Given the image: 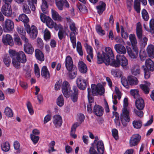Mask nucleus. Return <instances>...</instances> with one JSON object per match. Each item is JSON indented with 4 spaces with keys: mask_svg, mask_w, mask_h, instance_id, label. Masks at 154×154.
I'll list each match as a JSON object with an SVG mask.
<instances>
[{
    "mask_svg": "<svg viewBox=\"0 0 154 154\" xmlns=\"http://www.w3.org/2000/svg\"><path fill=\"white\" fill-rule=\"evenodd\" d=\"M114 56L111 49L109 47L105 48V52H98L97 54V63L100 64L104 63L106 65L110 66L115 67L120 66V62L119 55L115 59Z\"/></svg>",
    "mask_w": 154,
    "mask_h": 154,
    "instance_id": "1",
    "label": "nucleus"
},
{
    "mask_svg": "<svg viewBox=\"0 0 154 154\" xmlns=\"http://www.w3.org/2000/svg\"><path fill=\"white\" fill-rule=\"evenodd\" d=\"M61 88L62 92L65 97L69 98L70 97L71 100L74 103L77 101L79 92L76 86H73L72 90H71L68 82L65 81L63 82Z\"/></svg>",
    "mask_w": 154,
    "mask_h": 154,
    "instance_id": "2",
    "label": "nucleus"
},
{
    "mask_svg": "<svg viewBox=\"0 0 154 154\" xmlns=\"http://www.w3.org/2000/svg\"><path fill=\"white\" fill-rule=\"evenodd\" d=\"M91 89L90 88H87L88 98L90 102H94V96L102 95L104 93V88L102 85H97L94 84L91 85Z\"/></svg>",
    "mask_w": 154,
    "mask_h": 154,
    "instance_id": "3",
    "label": "nucleus"
},
{
    "mask_svg": "<svg viewBox=\"0 0 154 154\" xmlns=\"http://www.w3.org/2000/svg\"><path fill=\"white\" fill-rule=\"evenodd\" d=\"M27 61L26 56L25 53L22 51L18 52L16 60H14L13 66L17 69L20 67V63H24Z\"/></svg>",
    "mask_w": 154,
    "mask_h": 154,
    "instance_id": "4",
    "label": "nucleus"
},
{
    "mask_svg": "<svg viewBox=\"0 0 154 154\" xmlns=\"http://www.w3.org/2000/svg\"><path fill=\"white\" fill-rule=\"evenodd\" d=\"M136 34L137 37L138 39L140 40V42L142 46H145L146 45L148 41L147 38L145 36L143 37V30L141 25L140 22H138L137 24L136 28Z\"/></svg>",
    "mask_w": 154,
    "mask_h": 154,
    "instance_id": "5",
    "label": "nucleus"
},
{
    "mask_svg": "<svg viewBox=\"0 0 154 154\" xmlns=\"http://www.w3.org/2000/svg\"><path fill=\"white\" fill-rule=\"evenodd\" d=\"M97 149L98 153L94 149V146L91 147L89 150V154H103L104 152V146L102 140L99 141L96 144Z\"/></svg>",
    "mask_w": 154,
    "mask_h": 154,
    "instance_id": "6",
    "label": "nucleus"
},
{
    "mask_svg": "<svg viewBox=\"0 0 154 154\" xmlns=\"http://www.w3.org/2000/svg\"><path fill=\"white\" fill-rule=\"evenodd\" d=\"M85 116L82 114H81L79 117L80 123L76 122L74 123L72 126L70 132V135L73 138L75 139L77 138V136L75 134L76 130L77 127L80 125L81 123L84 121L85 119Z\"/></svg>",
    "mask_w": 154,
    "mask_h": 154,
    "instance_id": "7",
    "label": "nucleus"
},
{
    "mask_svg": "<svg viewBox=\"0 0 154 154\" xmlns=\"http://www.w3.org/2000/svg\"><path fill=\"white\" fill-rule=\"evenodd\" d=\"M141 138V136L139 134H133L129 140L130 146L132 147L137 145L140 142Z\"/></svg>",
    "mask_w": 154,
    "mask_h": 154,
    "instance_id": "8",
    "label": "nucleus"
},
{
    "mask_svg": "<svg viewBox=\"0 0 154 154\" xmlns=\"http://www.w3.org/2000/svg\"><path fill=\"white\" fill-rule=\"evenodd\" d=\"M41 20L44 23L45 22L47 26L51 29L54 27V22L49 16H47L43 13L40 15Z\"/></svg>",
    "mask_w": 154,
    "mask_h": 154,
    "instance_id": "9",
    "label": "nucleus"
},
{
    "mask_svg": "<svg viewBox=\"0 0 154 154\" xmlns=\"http://www.w3.org/2000/svg\"><path fill=\"white\" fill-rule=\"evenodd\" d=\"M27 33L29 34L31 38L34 39L36 38L38 34L37 28L34 25L30 27L29 25L25 27Z\"/></svg>",
    "mask_w": 154,
    "mask_h": 154,
    "instance_id": "10",
    "label": "nucleus"
},
{
    "mask_svg": "<svg viewBox=\"0 0 154 154\" xmlns=\"http://www.w3.org/2000/svg\"><path fill=\"white\" fill-rule=\"evenodd\" d=\"M10 4L9 3H5L2 7V12L5 16L9 17L12 14V10Z\"/></svg>",
    "mask_w": 154,
    "mask_h": 154,
    "instance_id": "11",
    "label": "nucleus"
},
{
    "mask_svg": "<svg viewBox=\"0 0 154 154\" xmlns=\"http://www.w3.org/2000/svg\"><path fill=\"white\" fill-rule=\"evenodd\" d=\"M127 52L129 57L131 59H136L137 57L139 50L137 46L127 48Z\"/></svg>",
    "mask_w": 154,
    "mask_h": 154,
    "instance_id": "12",
    "label": "nucleus"
},
{
    "mask_svg": "<svg viewBox=\"0 0 154 154\" xmlns=\"http://www.w3.org/2000/svg\"><path fill=\"white\" fill-rule=\"evenodd\" d=\"M76 82L77 87L79 89L81 90H84L86 88V81L82 76H79L78 77Z\"/></svg>",
    "mask_w": 154,
    "mask_h": 154,
    "instance_id": "13",
    "label": "nucleus"
},
{
    "mask_svg": "<svg viewBox=\"0 0 154 154\" xmlns=\"http://www.w3.org/2000/svg\"><path fill=\"white\" fill-rule=\"evenodd\" d=\"M14 27L13 22L9 19H6L3 25L4 30L7 32H10L13 30Z\"/></svg>",
    "mask_w": 154,
    "mask_h": 154,
    "instance_id": "14",
    "label": "nucleus"
},
{
    "mask_svg": "<svg viewBox=\"0 0 154 154\" xmlns=\"http://www.w3.org/2000/svg\"><path fill=\"white\" fill-rule=\"evenodd\" d=\"M120 119L121 121L124 120L127 122H128L130 121L129 112L127 108H125L122 109V113L121 114Z\"/></svg>",
    "mask_w": 154,
    "mask_h": 154,
    "instance_id": "15",
    "label": "nucleus"
},
{
    "mask_svg": "<svg viewBox=\"0 0 154 154\" xmlns=\"http://www.w3.org/2000/svg\"><path fill=\"white\" fill-rule=\"evenodd\" d=\"M65 66L67 70H70L76 67L73 65L72 59L69 55L66 57L65 61Z\"/></svg>",
    "mask_w": 154,
    "mask_h": 154,
    "instance_id": "16",
    "label": "nucleus"
},
{
    "mask_svg": "<svg viewBox=\"0 0 154 154\" xmlns=\"http://www.w3.org/2000/svg\"><path fill=\"white\" fill-rule=\"evenodd\" d=\"M104 112V110L102 106L97 104L94 105L93 112L95 115L97 116L101 117L103 115Z\"/></svg>",
    "mask_w": 154,
    "mask_h": 154,
    "instance_id": "17",
    "label": "nucleus"
},
{
    "mask_svg": "<svg viewBox=\"0 0 154 154\" xmlns=\"http://www.w3.org/2000/svg\"><path fill=\"white\" fill-rule=\"evenodd\" d=\"M53 122L56 128L60 127L62 123V119L61 116L58 115L54 116L53 118Z\"/></svg>",
    "mask_w": 154,
    "mask_h": 154,
    "instance_id": "18",
    "label": "nucleus"
},
{
    "mask_svg": "<svg viewBox=\"0 0 154 154\" xmlns=\"http://www.w3.org/2000/svg\"><path fill=\"white\" fill-rule=\"evenodd\" d=\"M85 47L87 52L88 54V55L87 56V60L89 62H91V58L93 59V49L92 47L88 45L87 43H85Z\"/></svg>",
    "mask_w": 154,
    "mask_h": 154,
    "instance_id": "19",
    "label": "nucleus"
},
{
    "mask_svg": "<svg viewBox=\"0 0 154 154\" xmlns=\"http://www.w3.org/2000/svg\"><path fill=\"white\" fill-rule=\"evenodd\" d=\"M145 66H143L142 68H146L150 71L154 70V62L150 59H146L145 62Z\"/></svg>",
    "mask_w": 154,
    "mask_h": 154,
    "instance_id": "20",
    "label": "nucleus"
},
{
    "mask_svg": "<svg viewBox=\"0 0 154 154\" xmlns=\"http://www.w3.org/2000/svg\"><path fill=\"white\" fill-rule=\"evenodd\" d=\"M42 3L41 5V8L42 12L45 13H46L48 9V6L47 3L52 4L54 2V0H42Z\"/></svg>",
    "mask_w": 154,
    "mask_h": 154,
    "instance_id": "21",
    "label": "nucleus"
},
{
    "mask_svg": "<svg viewBox=\"0 0 154 154\" xmlns=\"http://www.w3.org/2000/svg\"><path fill=\"white\" fill-rule=\"evenodd\" d=\"M2 41L4 44L6 45H13V41L12 37L9 34L3 35Z\"/></svg>",
    "mask_w": 154,
    "mask_h": 154,
    "instance_id": "22",
    "label": "nucleus"
},
{
    "mask_svg": "<svg viewBox=\"0 0 154 154\" xmlns=\"http://www.w3.org/2000/svg\"><path fill=\"white\" fill-rule=\"evenodd\" d=\"M78 69L79 72L82 73H85L87 71L88 69L86 65L82 61H80L78 63Z\"/></svg>",
    "mask_w": 154,
    "mask_h": 154,
    "instance_id": "23",
    "label": "nucleus"
},
{
    "mask_svg": "<svg viewBox=\"0 0 154 154\" xmlns=\"http://www.w3.org/2000/svg\"><path fill=\"white\" fill-rule=\"evenodd\" d=\"M114 48L116 52L119 54H125L126 50L125 47L122 44H117L115 45Z\"/></svg>",
    "mask_w": 154,
    "mask_h": 154,
    "instance_id": "24",
    "label": "nucleus"
},
{
    "mask_svg": "<svg viewBox=\"0 0 154 154\" xmlns=\"http://www.w3.org/2000/svg\"><path fill=\"white\" fill-rule=\"evenodd\" d=\"M136 106L139 110H143L145 106V104L143 99L141 98H138L135 102Z\"/></svg>",
    "mask_w": 154,
    "mask_h": 154,
    "instance_id": "25",
    "label": "nucleus"
},
{
    "mask_svg": "<svg viewBox=\"0 0 154 154\" xmlns=\"http://www.w3.org/2000/svg\"><path fill=\"white\" fill-rule=\"evenodd\" d=\"M23 48L25 52L28 54H32L34 52L33 48L30 43L24 44Z\"/></svg>",
    "mask_w": 154,
    "mask_h": 154,
    "instance_id": "26",
    "label": "nucleus"
},
{
    "mask_svg": "<svg viewBox=\"0 0 154 154\" xmlns=\"http://www.w3.org/2000/svg\"><path fill=\"white\" fill-rule=\"evenodd\" d=\"M41 75L45 79H47L50 78V73L46 66H44L42 67L41 70Z\"/></svg>",
    "mask_w": 154,
    "mask_h": 154,
    "instance_id": "27",
    "label": "nucleus"
},
{
    "mask_svg": "<svg viewBox=\"0 0 154 154\" xmlns=\"http://www.w3.org/2000/svg\"><path fill=\"white\" fill-rule=\"evenodd\" d=\"M18 19L19 20L23 22L24 23L25 27L29 25L28 23L29 19L25 14H22L20 15Z\"/></svg>",
    "mask_w": 154,
    "mask_h": 154,
    "instance_id": "28",
    "label": "nucleus"
},
{
    "mask_svg": "<svg viewBox=\"0 0 154 154\" xmlns=\"http://www.w3.org/2000/svg\"><path fill=\"white\" fill-rule=\"evenodd\" d=\"M119 61L120 63V66H121L122 67H126L128 65V60L124 55H119Z\"/></svg>",
    "mask_w": 154,
    "mask_h": 154,
    "instance_id": "29",
    "label": "nucleus"
},
{
    "mask_svg": "<svg viewBox=\"0 0 154 154\" xmlns=\"http://www.w3.org/2000/svg\"><path fill=\"white\" fill-rule=\"evenodd\" d=\"M106 5L103 2H101L100 4L96 6V8L97 10V13L100 15H101L106 8Z\"/></svg>",
    "mask_w": 154,
    "mask_h": 154,
    "instance_id": "30",
    "label": "nucleus"
},
{
    "mask_svg": "<svg viewBox=\"0 0 154 154\" xmlns=\"http://www.w3.org/2000/svg\"><path fill=\"white\" fill-rule=\"evenodd\" d=\"M35 56L36 59L41 62L44 61L45 58L44 54L39 49H36L35 50Z\"/></svg>",
    "mask_w": 154,
    "mask_h": 154,
    "instance_id": "31",
    "label": "nucleus"
},
{
    "mask_svg": "<svg viewBox=\"0 0 154 154\" xmlns=\"http://www.w3.org/2000/svg\"><path fill=\"white\" fill-rule=\"evenodd\" d=\"M147 51L149 57L151 58H154V46L151 45L148 46Z\"/></svg>",
    "mask_w": 154,
    "mask_h": 154,
    "instance_id": "32",
    "label": "nucleus"
},
{
    "mask_svg": "<svg viewBox=\"0 0 154 154\" xmlns=\"http://www.w3.org/2000/svg\"><path fill=\"white\" fill-rule=\"evenodd\" d=\"M51 14L52 18L54 20L61 21L62 20V18L59 14L55 10L53 9H51Z\"/></svg>",
    "mask_w": 154,
    "mask_h": 154,
    "instance_id": "33",
    "label": "nucleus"
},
{
    "mask_svg": "<svg viewBox=\"0 0 154 154\" xmlns=\"http://www.w3.org/2000/svg\"><path fill=\"white\" fill-rule=\"evenodd\" d=\"M68 71L69 76L70 79H73L76 77L77 74V69L76 67H73L70 70Z\"/></svg>",
    "mask_w": 154,
    "mask_h": 154,
    "instance_id": "34",
    "label": "nucleus"
},
{
    "mask_svg": "<svg viewBox=\"0 0 154 154\" xmlns=\"http://www.w3.org/2000/svg\"><path fill=\"white\" fill-rule=\"evenodd\" d=\"M128 81L131 85H137L138 83L137 78L132 75L129 76L128 77Z\"/></svg>",
    "mask_w": 154,
    "mask_h": 154,
    "instance_id": "35",
    "label": "nucleus"
},
{
    "mask_svg": "<svg viewBox=\"0 0 154 154\" xmlns=\"http://www.w3.org/2000/svg\"><path fill=\"white\" fill-rule=\"evenodd\" d=\"M132 74L135 76H137L140 74V67L139 65H135L131 69Z\"/></svg>",
    "mask_w": 154,
    "mask_h": 154,
    "instance_id": "36",
    "label": "nucleus"
},
{
    "mask_svg": "<svg viewBox=\"0 0 154 154\" xmlns=\"http://www.w3.org/2000/svg\"><path fill=\"white\" fill-rule=\"evenodd\" d=\"M140 2L138 0H134V8L137 13H139L140 11Z\"/></svg>",
    "mask_w": 154,
    "mask_h": 154,
    "instance_id": "37",
    "label": "nucleus"
},
{
    "mask_svg": "<svg viewBox=\"0 0 154 154\" xmlns=\"http://www.w3.org/2000/svg\"><path fill=\"white\" fill-rule=\"evenodd\" d=\"M9 55L10 57L12 58V63L14 66L13 61L14 60H16V58L17 56L18 52H17L16 51L11 49H10L9 50Z\"/></svg>",
    "mask_w": 154,
    "mask_h": 154,
    "instance_id": "38",
    "label": "nucleus"
},
{
    "mask_svg": "<svg viewBox=\"0 0 154 154\" xmlns=\"http://www.w3.org/2000/svg\"><path fill=\"white\" fill-rule=\"evenodd\" d=\"M129 38L131 42L132 46H137L136 45L137 43V42L135 35L134 34H130L129 36Z\"/></svg>",
    "mask_w": 154,
    "mask_h": 154,
    "instance_id": "39",
    "label": "nucleus"
},
{
    "mask_svg": "<svg viewBox=\"0 0 154 154\" xmlns=\"http://www.w3.org/2000/svg\"><path fill=\"white\" fill-rule=\"evenodd\" d=\"M3 62L7 67H9L11 63V58L9 55L6 54L5 55L3 58Z\"/></svg>",
    "mask_w": 154,
    "mask_h": 154,
    "instance_id": "40",
    "label": "nucleus"
},
{
    "mask_svg": "<svg viewBox=\"0 0 154 154\" xmlns=\"http://www.w3.org/2000/svg\"><path fill=\"white\" fill-rule=\"evenodd\" d=\"M96 30L98 34L100 35L103 36L105 34V31L102 29V27L100 25H98L96 26Z\"/></svg>",
    "mask_w": 154,
    "mask_h": 154,
    "instance_id": "41",
    "label": "nucleus"
},
{
    "mask_svg": "<svg viewBox=\"0 0 154 154\" xmlns=\"http://www.w3.org/2000/svg\"><path fill=\"white\" fill-rule=\"evenodd\" d=\"M57 105L60 107L62 106L64 103V99L62 94L59 95L57 99Z\"/></svg>",
    "mask_w": 154,
    "mask_h": 154,
    "instance_id": "42",
    "label": "nucleus"
},
{
    "mask_svg": "<svg viewBox=\"0 0 154 154\" xmlns=\"http://www.w3.org/2000/svg\"><path fill=\"white\" fill-rule=\"evenodd\" d=\"M76 6L80 11L83 13L87 12V8L84 5H82L79 3L77 4Z\"/></svg>",
    "mask_w": 154,
    "mask_h": 154,
    "instance_id": "43",
    "label": "nucleus"
},
{
    "mask_svg": "<svg viewBox=\"0 0 154 154\" xmlns=\"http://www.w3.org/2000/svg\"><path fill=\"white\" fill-rule=\"evenodd\" d=\"M133 125L134 128L140 129L141 127L142 123L140 120L134 121L133 122Z\"/></svg>",
    "mask_w": 154,
    "mask_h": 154,
    "instance_id": "44",
    "label": "nucleus"
},
{
    "mask_svg": "<svg viewBox=\"0 0 154 154\" xmlns=\"http://www.w3.org/2000/svg\"><path fill=\"white\" fill-rule=\"evenodd\" d=\"M76 50L80 56H82L83 55V52L81 44L80 42H77Z\"/></svg>",
    "mask_w": 154,
    "mask_h": 154,
    "instance_id": "45",
    "label": "nucleus"
},
{
    "mask_svg": "<svg viewBox=\"0 0 154 154\" xmlns=\"http://www.w3.org/2000/svg\"><path fill=\"white\" fill-rule=\"evenodd\" d=\"M4 112L5 115L8 117H11L13 116V114L12 110L8 107H7L5 108Z\"/></svg>",
    "mask_w": 154,
    "mask_h": 154,
    "instance_id": "46",
    "label": "nucleus"
},
{
    "mask_svg": "<svg viewBox=\"0 0 154 154\" xmlns=\"http://www.w3.org/2000/svg\"><path fill=\"white\" fill-rule=\"evenodd\" d=\"M55 145V142L54 141H52L50 142L48 145V146L50 149L48 150V152L49 153L56 151V150L54 149V146Z\"/></svg>",
    "mask_w": 154,
    "mask_h": 154,
    "instance_id": "47",
    "label": "nucleus"
},
{
    "mask_svg": "<svg viewBox=\"0 0 154 154\" xmlns=\"http://www.w3.org/2000/svg\"><path fill=\"white\" fill-rule=\"evenodd\" d=\"M140 87L146 94H148L149 92V88L146 85L144 84H141L140 85Z\"/></svg>",
    "mask_w": 154,
    "mask_h": 154,
    "instance_id": "48",
    "label": "nucleus"
},
{
    "mask_svg": "<svg viewBox=\"0 0 154 154\" xmlns=\"http://www.w3.org/2000/svg\"><path fill=\"white\" fill-rule=\"evenodd\" d=\"M142 15L143 18L144 20L147 21L148 20L149 18L148 14L146 9H143L142 10Z\"/></svg>",
    "mask_w": 154,
    "mask_h": 154,
    "instance_id": "49",
    "label": "nucleus"
},
{
    "mask_svg": "<svg viewBox=\"0 0 154 154\" xmlns=\"http://www.w3.org/2000/svg\"><path fill=\"white\" fill-rule=\"evenodd\" d=\"M2 150L5 152H7L9 150L10 147L8 142H6L1 145Z\"/></svg>",
    "mask_w": 154,
    "mask_h": 154,
    "instance_id": "50",
    "label": "nucleus"
},
{
    "mask_svg": "<svg viewBox=\"0 0 154 154\" xmlns=\"http://www.w3.org/2000/svg\"><path fill=\"white\" fill-rule=\"evenodd\" d=\"M37 0H31L30 1L29 0L28 1V4L30 6L31 10L34 11L35 10V8L34 5V4H36Z\"/></svg>",
    "mask_w": 154,
    "mask_h": 154,
    "instance_id": "51",
    "label": "nucleus"
},
{
    "mask_svg": "<svg viewBox=\"0 0 154 154\" xmlns=\"http://www.w3.org/2000/svg\"><path fill=\"white\" fill-rule=\"evenodd\" d=\"M111 73L112 75L116 77L121 76V75L120 71L118 69H112L111 70Z\"/></svg>",
    "mask_w": 154,
    "mask_h": 154,
    "instance_id": "52",
    "label": "nucleus"
},
{
    "mask_svg": "<svg viewBox=\"0 0 154 154\" xmlns=\"http://www.w3.org/2000/svg\"><path fill=\"white\" fill-rule=\"evenodd\" d=\"M56 4L57 8L60 10H62L63 8V0H56Z\"/></svg>",
    "mask_w": 154,
    "mask_h": 154,
    "instance_id": "53",
    "label": "nucleus"
},
{
    "mask_svg": "<svg viewBox=\"0 0 154 154\" xmlns=\"http://www.w3.org/2000/svg\"><path fill=\"white\" fill-rule=\"evenodd\" d=\"M149 32L153 34L154 33V19L152 18L149 21Z\"/></svg>",
    "mask_w": 154,
    "mask_h": 154,
    "instance_id": "54",
    "label": "nucleus"
},
{
    "mask_svg": "<svg viewBox=\"0 0 154 154\" xmlns=\"http://www.w3.org/2000/svg\"><path fill=\"white\" fill-rule=\"evenodd\" d=\"M30 138L34 144H36L38 141L39 137L38 136H36L33 134L30 135Z\"/></svg>",
    "mask_w": 154,
    "mask_h": 154,
    "instance_id": "55",
    "label": "nucleus"
},
{
    "mask_svg": "<svg viewBox=\"0 0 154 154\" xmlns=\"http://www.w3.org/2000/svg\"><path fill=\"white\" fill-rule=\"evenodd\" d=\"M130 93L131 95L133 96L134 98H138L139 95L138 90H131L130 91Z\"/></svg>",
    "mask_w": 154,
    "mask_h": 154,
    "instance_id": "56",
    "label": "nucleus"
},
{
    "mask_svg": "<svg viewBox=\"0 0 154 154\" xmlns=\"http://www.w3.org/2000/svg\"><path fill=\"white\" fill-rule=\"evenodd\" d=\"M69 28L72 31L71 32H73L75 34H78V32H76V31H78V29L76 27L75 24L74 23L69 24Z\"/></svg>",
    "mask_w": 154,
    "mask_h": 154,
    "instance_id": "57",
    "label": "nucleus"
},
{
    "mask_svg": "<svg viewBox=\"0 0 154 154\" xmlns=\"http://www.w3.org/2000/svg\"><path fill=\"white\" fill-rule=\"evenodd\" d=\"M121 35L122 38L127 39L128 37V34L126 32H125L123 26H121Z\"/></svg>",
    "mask_w": 154,
    "mask_h": 154,
    "instance_id": "58",
    "label": "nucleus"
},
{
    "mask_svg": "<svg viewBox=\"0 0 154 154\" xmlns=\"http://www.w3.org/2000/svg\"><path fill=\"white\" fill-rule=\"evenodd\" d=\"M44 38L46 41L49 40L51 38L50 33L47 29H46L45 30Z\"/></svg>",
    "mask_w": 154,
    "mask_h": 154,
    "instance_id": "59",
    "label": "nucleus"
},
{
    "mask_svg": "<svg viewBox=\"0 0 154 154\" xmlns=\"http://www.w3.org/2000/svg\"><path fill=\"white\" fill-rule=\"evenodd\" d=\"M34 72L37 77L39 78L40 76V69L37 64H34Z\"/></svg>",
    "mask_w": 154,
    "mask_h": 154,
    "instance_id": "60",
    "label": "nucleus"
},
{
    "mask_svg": "<svg viewBox=\"0 0 154 154\" xmlns=\"http://www.w3.org/2000/svg\"><path fill=\"white\" fill-rule=\"evenodd\" d=\"M23 10L24 13L28 14L31 13L29 6L26 4H24L23 6Z\"/></svg>",
    "mask_w": 154,
    "mask_h": 154,
    "instance_id": "61",
    "label": "nucleus"
},
{
    "mask_svg": "<svg viewBox=\"0 0 154 154\" xmlns=\"http://www.w3.org/2000/svg\"><path fill=\"white\" fill-rule=\"evenodd\" d=\"M14 40L15 43L18 45H21L22 43L20 37L17 35L14 36Z\"/></svg>",
    "mask_w": 154,
    "mask_h": 154,
    "instance_id": "62",
    "label": "nucleus"
},
{
    "mask_svg": "<svg viewBox=\"0 0 154 154\" xmlns=\"http://www.w3.org/2000/svg\"><path fill=\"white\" fill-rule=\"evenodd\" d=\"M76 34L72 32H70V38L72 43L76 42Z\"/></svg>",
    "mask_w": 154,
    "mask_h": 154,
    "instance_id": "63",
    "label": "nucleus"
},
{
    "mask_svg": "<svg viewBox=\"0 0 154 154\" xmlns=\"http://www.w3.org/2000/svg\"><path fill=\"white\" fill-rule=\"evenodd\" d=\"M112 134L113 137L116 139L118 138V131L115 128H114L112 131Z\"/></svg>",
    "mask_w": 154,
    "mask_h": 154,
    "instance_id": "64",
    "label": "nucleus"
}]
</instances>
